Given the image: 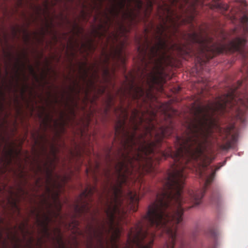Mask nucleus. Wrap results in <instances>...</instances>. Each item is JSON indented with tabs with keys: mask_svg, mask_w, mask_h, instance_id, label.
Wrapping results in <instances>:
<instances>
[{
	"mask_svg": "<svg viewBox=\"0 0 248 248\" xmlns=\"http://www.w3.org/2000/svg\"><path fill=\"white\" fill-rule=\"evenodd\" d=\"M176 171L161 181L155 201L148 206L142 216L128 232L127 243L123 248H152L155 235L165 238L163 248H183L184 239L177 235L178 225L183 221L184 205L180 198L182 183H178Z\"/></svg>",
	"mask_w": 248,
	"mask_h": 248,
	"instance_id": "obj_1",
	"label": "nucleus"
},
{
	"mask_svg": "<svg viewBox=\"0 0 248 248\" xmlns=\"http://www.w3.org/2000/svg\"><path fill=\"white\" fill-rule=\"evenodd\" d=\"M53 158H50L47 155V151L45 146L41 147L42 152L46 156L48 162L44 163V169L46 174V183L45 193L40 195L41 208L45 205L47 208L48 214L52 213L53 216L58 217L61 211V204L59 200V189L61 187V184L59 182L61 176L56 174L53 178V170L55 169L56 161L58 160L56 155L58 149L53 144L51 145Z\"/></svg>",
	"mask_w": 248,
	"mask_h": 248,
	"instance_id": "obj_2",
	"label": "nucleus"
},
{
	"mask_svg": "<svg viewBox=\"0 0 248 248\" xmlns=\"http://www.w3.org/2000/svg\"><path fill=\"white\" fill-rule=\"evenodd\" d=\"M107 20L105 24L99 25L98 29L94 31L96 37L102 43H104L103 51L104 53L112 57H119L122 53L124 44L118 43V34L117 31L110 32V26L112 24L111 18L106 14Z\"/></svg>",
	"mask_w": 248,
	"mask_h": 248,
	"instance_id": "obj_3",
	"label": "nucleus"
},
{
	"mask_svg": "<svg viewBox=\"0 0 248 248\" xmlns=\"http://www.w3.org/2000/svg\"><path fill=\"white\" fill-rule=\"evenodd\" d=\"M23 0H0V16L9 18L17 13L22 6ZM13 46L9 43L7 34L0 33V59L11 61L13 55Z\"/></svg>",
	"mask_w": 248,
	"mask_h": 248,
	"instance_id": "obj_4",
	"label": "nucleus"
},
{
	"mask_svg": "<svg viewBox=\"0 0 248 248\" xmlns=\"http://www.w3.org/2000/svg\"><path fill=\"white\" fill-rule=\"evenodd\" d=\"M52 38L54 45L60 42L63 48L66 46L67 49L71 52L83 51L90 49L93 47L92 43L90 41L84 42L82 41H79L74 37H71L68 40L67 45L63 43L61 39L59 37L56 31L52 32Z\"/></svg>",
	"mask_w": 248,
	"mask_h": 248,
	"instance_id": "obj_5",
	"label": "nucleus"
},
{
	"mask_svg": "<svg viewBox=\"0 0 248 248\" xmlns=\"http://www.w3.org/2000/svg\"><path fill=\"white\" fill-rule=\"evenodd\" d=\"M30 214L34 215L36 220V222L38 225L41 228L42 231L44 236L49 238L50 237V233L48 228V224L52 220V217L55 218H60L61 219L62 217L61 215V212H60L59 216L58 217L53 216L52 213L46 214L45 212H43L42 217H41L40 211L39 210L35 208H33L30 210Z\"/></svg>",
	"mask_w": 248,
	"mask_h": 248,
	"instance_id": "obj_6",
	"label": "nucleus"
},
{
	"mask_svg": "<svg viewBox=\"0 0 248 248\" xmlns=\"http://www.w3.org/2000/svg\"><path fill=\"white\" fill-rule=\"evenodd\" d=\"M81 64L78 66L79 69V74L81 78L86 82L87 78H89V82L91 85L93 86L95 80L99 79V76L97 69H93L95 66H92L88 67L86 64L87 63H78Z\"/></svg>",
	"mask_w": 248,
	"mask_h": 248,
	"instance_id": "obj_7",
	"label": "nucleus"
},
{
	"mask_svg": "<svg viewBox=\"0 0 248 248\" xmlns=\"http://www.w3.org/2000/svg\"><path fill=\"white\" fill-rule=\"evenodd\" d=\"M128 198L129 199L131 209L133 212H136L138 209V204L140 200L139 196L136 192L129 191L128 193Z\"/></svg>",
	"mask_w": 248,
	"mask_h": 248,
	"instance_id": "obj_8",
	"label": "nucleus"
},
{
	"mask_svg": "<svg viewBox=\"0 0 248 248\" xmlns=\"http://www.w3.org/2000/svg\"><path fill=\"white\" fill-rule=\"evenodd\" d=\"M5 64V67L6 68V70H5V77H3L1 76V65H0V86L1 87H12L13 84V82H12V81H11V80H10L9 81V83L7 84V83L6 82L7 80V76H8L9 75V72L7 70V68L9 67V64H10L11 63H4ZM13 64H14V67H16V64H20V63H16V62H15V63H13ZM22 64H24L25 63H22Z\"/></svg>",
	"mask_w": 248,
	"mask_h": 248,
	"instance_id": "obj_9",
	"label": "nucleus"
},
{
	"mask_svg": "<svg viewBox=\"0 0 248 248\" xmlns=\"http://www.w3.org/2000/svg\"><path fill=\"white\" fill-rule=\"evenodd\" d=\"M130 93H132V97L134 100L140 99L144 95V91L140 87H134L133 85L131 86Z\"/></svg>",
	"mask_w": 248,
	"mask_h": 248,
	"instance_id": "obj_10",
	"label": "nucleus"
},
{
	"mask_svg": "<svg viewBox=\"0 0 248 248\" xmlns=\"http://www.w3.org/2000/svg\"><path fill=\"white\" fill-rule=\"evenodd\" d=\"M54 122V128L55 130H57L59 123L57 120H54L52 116L49 114H47L46 116V119L43 121V124L44 125L45 130L46 131L47 127H52L51 123Z\"/></svg>",
	"mask_w": 248,
	"mask_h": 248,
	"instance_id": "obj_11",
	"label": "nucleus"
},
{
	"mask_svg": "<svg viewBox=\"0 0 248 248\" xmlns=\"http://www.w3.org/2000/svg\"><path fill=\"white\" fill-rule=\"evenodd\" d=\"M125 4V0H120V1L118 2V6L120 8L118 9L115 6H114L109 10L110 14L112 15L114 17L118 16L119 14L120 10H122L124 8Z\"/></svg>",
	"mask_w": 248,
	"mask_h": 248,
	"instance_id": "obj_12",
	"label": "nucleus"
},
{
	"mask_svg": "<svg viewBox=\"0 0 248 248\" xmlns=\"http://www.w3.org/2000/svg\"><path fill=\"white\" fill-rule=\"evenodd\" d=\"M29 219H26V221L22 222L18 226V229L22 232L23 235V237L25 238L26 235L27 234H30V232L29 230H27V227L28 226Z\"/></svg>",
	"mask_w": 248,
	"mask_h": 248,
	"instance_id": "obj_13",
	"label": "nucleus"
},
{
	"mask_svg": "<svg viewBox=\"0 0 248 248\" xmlns=\"http://www.w3.org/2000/svg\"><path fill=\"white\" fill-rule=\"evenodd\" d=\"M237 135L233 134L232 135V140L227 141L225 144L222 146V148L223 150H228L232 148V144L236 141Z\"/></svg>",
	"mask_w": 248,
	"mask_h": 248,
	"instance_id": "obj_14",
	"label": "nucleus"
},
{
	"mask_svg": "<svg viewBox=\"0 0 248 248\" xmlns=\"http://www.w3.org/2000/svg\"><path fill=\"white\" fill-rule=\"evenodd\" d=\"M207 233L209 236L215 239V241L213 245L211 246L209 248H217L218 245L216 240L217 237V232L213 229H210Z\"/></svg>",
	"mask_w": 248,
	"mask_h": 248,
	"instance_id": "obj_15",
	"label": "nucleus"
},
{
	"mask_svg": "<svg viewBox=\"0 0 248 248\" xmlns=\"http://www.w3.org/2000/svg\"><path fill=\"white\" fill-rule=\"evenodd\" d=\"M234 126L233 125H231L229 127H227L225 129H221L219 128V131L220 133H222L223 132L224 133V138L227 139L229 136H230L232 134V131L233 130Z\"/></svg>",
	"mask_w": 248,
	"mask_h": 248,
	"instance_id": "obj_16",
	"label": "nucleus"
},
{
	"mask_svg": "<svg viewBox=\"0 0 248 248\" xmlns=\"http://www.w3.org/2000/svg\"><path fill=\"white\" fill-rule=\"evenodd\" d=\"M24 41L26 44H29L30 43V36L26 30L24 31Z\"/></svg>",
	"mask_w": 248,
	"mask_h": 248,
	"instance_id": "obj_17",
	"label": "nucleus"
},
{
	"mask_svg": "<svg viewBox=\"0 0 248 248\" xmlns=\"http://www.w3.org/2000/svg\"><path fill=\"white\" fill-rule=\"evenodd\" d=\"M55 231L58 233V242L59 243H62V237L61 236V229L59 228H55Z\"/></svg>",
	"mask_w": 248,
	"mask_h": 248,
	"instance_id": "obj_18",
	"label": "nucleus"
},
{
	"mask_svg": "<svg viewBox=\"0 0 248 248\" xmlns=\"http://www.w3.org/2000/svg\"><path fill=\"white\" fill-rule=\"evenodd\" d=\"M72 226L73 227L74 230L78 231V221H76V220H73L72 222L69 224L68 227L69 229H70Z\"/></svg>",
	"mask_w": 248,
	"mask_h": 248,
	"instance_id": "obj_19",
	"label": "nucleus"
},
{
	"mask_svg": "<svg viewBox=\"0 0 248 248\" xmlns=\"http://www.w3.org/2000/svg\"><path fill=\"white\" fill-rule=\"evenodd\" d=\"M74 28L75 30H77V32H76L74 31H73V33L74 34L79 33L81 31H82V29L80 28L77 23H75Z\"/></svg>",
	"mask_w": 248,
	"mask_h": 248,
	"instance_id": "obj_20",
	"label": "nucleus"
},
{
	"mask_svg": "<svg viewBox=\"0 0 248 248\" xmlns=\"http://www.w3.org/2000/svg\"><path fill=\"white\" fill-rule=\"evenodd\" d=\"M104 74L106 78H109L110 77V73L109 71L108 68V66H104Z\"/></svg>",
	"mask_w": 248,
	"mask_h": 248,
	"instance_id": "obj_21",
	"label": "nucleus"
},
{
	"mask_svg": "<svg viewBox=\"0 0 248 248\" xmlns=\"http://www.w3.org/2000/svg\"><path fill=\"white\" fill-rule=\"evenodd\" d=\"M137 6L139 9H140L142 6V1L140 0H135Z\"/></svg>",
	"mask_w": 248,
	"mask_h": 248,
	"instance_id": "obj_22",
	"label": "nucleus"
},
{
	"mask_svg": "<svg viewBox=\"0 0 248 248\" xmlns=\"http://www.w3.org/2000/svg\"><path fill=\"white\" fill-rule=\"evenodd\" d=\"M30 69L31 74H32V75L35 77V78H37L36 74L34 71V70L33 69V67L31 66H30Z\"/></svg>",
	"mask_w": 248,
	"mask_h": 248,
	"instance_id": "obj_23",
	"label": "nucleus"
},
{
	"mask_svg": "<svg viewBox=\"0 0 248 248\" xmlns=\"http://www.w3.org/2000/svg\"><path fill=\"white\" fill-rule=\"evenodd\" d=\"M108 107H110L111 105V102L113 100V96H112L111 95H108Z\"/></svg>",
	"mask_w": 248,
	"mask_h": 248,
	"instance_id": "obj_24",
	"label": "nucleus"
},
{
	"mask_svg": "<svg viewBox=\"0 0 248 248\" xmlns=\"http://www.w3.org/2000/svg\"><path fill=\"white\" fill-rule=\"evenodd\" d=\"M112 248H120V246L116 242H114L112 244Z\"/></svg>",
	"mask_w": 248,
	"mask_h": 248,
	"instance_id": "obj_25",
	"label": "nucleus"
},
{
	"mask_svg": "<svg viewBox=\"0 0 248 248\" xmlns=\"http://www.w3.org/2000/svg\"><path fill=\"white\" fill-rule=\"evenodd\" d=\"M5 187L4 186H3V188H1V187H0V195L4 194V193L5 191Z\"/></svg>",
	"mask_w": 248,
	"mask_h": 248,
	"instance_id": "obj_26",
	"label": "nucleus"
},
{
	"mask_svg": "<svg viewBox=\"0 0 248 248\" xmlns=\"http://www.w3.org/2000/svg\"><path fill=\"white\" fill-rule=\"evenodd\" d=\"M46 31H48V28L50 27H52L53 26V23L52 22H51V23L50 24H48V23H46Z\"/></svg>",
	"mask_w": 248,
	"mask_h": 248,
	"instance_id": "obj_27",
	"label": "nucleus"
},
{
	"mask_svg": "<svg viewBox=\"0 0 248 248\" xmlns=\"http://www.w3.org/2000/svg\"><path fill=\"white\" fill-rule=\"evenodd\" d=\"M13 150L12 149H10L8 152H6V154L7 155H8L9 156H11L12 153H13Z\"/></svg>",
	"mask_w": 248,
	"mask_h": 248,
	"instance_id": "obj_28",
	"label": "nucleus"
},
{
	"mask_svg": "<svg viewBox=\"0 0 248 248\" xmlns=\"http://www.w3.org/2000/svg\"><path fill=\"white\" fill-rule=\"evenodd\" d=\"M68 35V33L66 32H63L62 34V37L64 39H66L67 38V36Z\"/></svg>",
	"mask_w": 248,
	"mask_h": 248,
	"instance_id": "obj_29",
	"label": "nucleus"
},
{
	"mask_svg": "<svg viewBox=\"0 0 248 248\" xmlns=\"http://www.w3.org/2000/svg\"><path fill=\"white\" fill-rule=\"evenodd\" d=\"M42 170V168L40 165H37V170H36V173H37L38 171H41Z\"/></svg>",
	"mask_w": 248,
	"mask_h": 248,
	"instance_id": "obj_30",
	"label": "nucleus"
},
{
	"mask_svg": "<svg viewBox=\"0 0 248 248\" xmlns=\"http://www.w3.org/2000/svg\"><path fill=\"white\" fill-rule=\"evenodd\" d=\"M92 173H93V179L95 181H96L97 180V178H96V175H95V170H92Z\"/></svg>",
	"mask_w": 248,
	"mask_h": 248,
	"instance_id": "obj_31",
	"label": "nucleus"
},
{
	"mask_svg": "<svg viewBox=\"0 0 248 248\" xmlns=\"http://www.w3.org/2000/svg\"><path fill=\"white\" fill-rule=\"evenodd\" d=\"M119 24V28H120V30L121 31H124V30H125V29L124 28V27L123 25L122 24H120L119 23H118Z\"/></svg>",
	"mask_w": 248,
	"mask_h": 248,
	"instance_id": "obj_32",
	"label": "nucleus"
},
{
	"mask_svg": "<svg viewBox=\"0 0 248 248\" xmlns=\"http://www.w3.org/2000/svg\"><path fill=\"white\" fill-rule=\"evenodd\" d=\"M13 32L14 36V37H15L16 35L17 30L16 28H13Z\"/></svg>",
	"mask_w": 248,
	"mask_h": 248,
	"instance_id": "obj_33",
	"label": "nucleus"
},
{
	"mask_svg": "<svg viewBox=\"0 0 248 248\" xmlns=\"http://www.w3.org/2000/svg\"><path fill=\"white\" fill-rule=\"evenodd\" d=\"M40 178H39V179H38L36 181V185L37 186H39V187H41V186H40V184H39V182H40Z\"/></svg>",
	"mask_w": 248,
	"mask_h": 248,
	"instance_id": "obj_34",
	"label": "nucleus"
},
{
	"mask_svg": "<svg viewBox=\"0 0 248 248\" xmlns=\"http://www.w3.org/2000/svg\"><path fill=\"white\" fill-rule=\"evenodd\" d=\"M59 102L58 99L57 98L55 97L54 99V103L56 104L58 103Z\"/></svg>",
	"mask_w": 248,
	"mask_h": 248,
	"instance_id": "obj_35",
	"label": "nucleus"
},
{
	"mask_svg": "<svg viewBox=\"0 0 248 248\" xmlns=\"http://www.w3.org/2000/svg\"><path fill=\"white\" fill-rule=\"evenodd\" d=\"M82 14L83 16H85V12L84 11H82Z\"/></svg>",
	"mask_w": 248,
	"mask_h": 248,
	"instance_id": "obj_36",
	"label": "nucleus"
},
{
	"mask_svg": "<svg viewBox=\"0 0 248 248\" xmlns=\"http://www.w3.org/2000/svg\"><path fill=\"white\" fill-rule=\"evenodd\" d=\"M215 196H214V194H213L212 196V197H211V199L212 200H214V198H215Z\"/></svg>",
	"mask_w": 248,
	"mask_h": 248,
	"instance_id": "obj_37",
	"label": "nucleus"
},
{
	"mask_svg": "<svg viewBox=\"0 0 248 248\" xmlns=\"http://www.w3.org/2000/svg\"><path fill=\"white\" fill-rule=\"evenodd\" d=\"M42 138L44 139V140H45V141H46V142L47 141V140L46 138V137H42Z\"/></svg>",
	"mask_w": 248,
	"mask_h": 248,
	"instance_id": "obj_38",
	"label": "nucleus"
},
{
	"mask_svg": "<svg viewBox=\"0 0 248 248\" xmlns=\"http://www.w3.org/2000/svg\"><path fill=\"white\" fill-rule=\"evenodd\" d=\"M22 51H23V53H26V50H25V48H23V50H22Z\"/></svg>",
	"mask_w": 248,
	"mask_h": 248,
	"instance_id": "obj_39",
	"label": "nucleus"
},
{
	"mask_svg": "<svg viewBox=\"0 0 248 248\" xmlns=\"http://www.w3.org/2000/svg\"><path fill=\"white\" fill-rule=\"evenodd\" d=\"M88 171H89V170L88 169H87L86 170V173H87V175H88V173H89Z\"/></svg>",
	"mask_w": 248,
	"mask_h": 248,
	"instance_id": "obj_40",
	"label": "nucleus"
},
{
	"mask_svg": "<svg viewBox=\"0 0 248 248\" xmlns=\"http://www.w3.org/2000/svg\"><path fill=\"white\" fill-rule=\"evenodd\" d=\"M17 226H14V228H13V229H14V230H15V229H16V228H17Z\"/></svg>",
	"mask_w": 248,
	"mask_h": 248,
	"instance_id": "obj_41",
	"label": "nucleus"
},
{
	"mask_svg": "<svg viewBox=\"0 0 248 248\" xmlns=\"http://www.w3.org/2000/svg\"><path fill=\"white\" fill-rule=\"evenodd\" d=\"M25 184H26L27 183V181L26 179L25 180Z\"/></svg>",
	"mask_w": 248,
	"mask_h": 248,
	"instance_id": "obj_42",
	"label": "nucleus"
},
{
	"mask_svg": "<svg viewBox=\"0 0 248 248\" xmlns=\"http://www.w3.org/2000/svg\"><path fill=\"white\" fill-rule=\"evenodd\" d=\"M20 177H23V175L22 174H21Z\"/></svg>",
	"mask_w": 248,
	"mask_h": 248,
	"instance_id": "obj_43",
	"label": "nucleus"
},
{
	"mask_svg": "<svg viewBox=\"0 0 248 248\" xmlns=\"http://www.w3.org/2000/svg\"><path fill=\"white\" fill-rule=\"evenodd\" d=\"M37 8L38 9V10H41V9H40L41 8H40V7H37Z\"/></svg>",
	"mask_w": 248,
	"mask_h": 248,
	"instance_id": "obj_44",
	"label": "nucleus"
},
{
	"mask_svg": "<svg viewBox=\"0 0 248 248\" xmlns=\"http://www.w3.org/2000/svg\"><path fill=\"white\" fill-rule=\"evenodd\" d=\"M117 231L118 232V233H119V229H117ZM117 235H118V234H117Z\"/></svg>",
	"mask_w": 248,
	"mask_h": 248,
	"instance_id": "obj_45",
	"label": "nucleus"
},
{
	"mask_svg": "<svg viewBox=\"0 0 248 248\" xmlns=\"http://www.w3.org/2000/svg\"><path fill=\"white\" fill-rule=\"evenodd\" d=\"M11 162V159H10L9 160H8V163H10Z\"/></svg>",
	"mask_w": 248,
	"mask_h": 248,
	"instance_id": "obj_46",
	"label": "nucleus"
},
{
	"mask_svg": "<svg viewBox=\"0 0 248 248\" xmlns=\"http://www.w3.org/2000/svg\"><path fill=\"white\" fill-rule=\"evenodd\" d=\"M99 167V164H96V168Z\"/></svg>",
	"mask_w": 248,
	"mask_h": 248,
	"instance_id": "obj_47",
	"label": "nucleus"
},
{
	"mask_svg": "<svg viewBox=\"0 0 248 248\" xmlns=\"http://www.w3.org/2000/svg\"><path fill=\"white\" fill-rule=\"evenodd\" d=\"M102 62H108V61H103Z\"/></svg>",
	"mask_w": 248,
	"mask_h": 248,
	"instance_id": "obj_48",
	"label": "nucleus"
},
{
	"mask_svg": "<svg viewBox=\"0 0 248 248\" xmlns=\"http://www.w3.org/2000/svg\"><path fill=\"white\" fill-rule=\"evenodd\" d=\"M161 78V81H163V78Z\"/></svg>",
	"mask_w": 248,
	"mask_h": 248,
	"instance_id": "obj_49",
	"label": "nucleus"
},
{
	"mask_svg": "<svg viewBox=\"0 0 248 248\" xmlns=\"http://www.w3.org/2000/svg\"><path fill=\"white\" fill-rule=\"evenodd\" d=\"M201 62H205V61H202Z\"/></svg>",
	"mask_w": 248,
	"mask_h": 248,
	"instance_id": "obj_50",
	"label": "nucleus"
},
{
	"mask_svg": "<svg viewBox=\"0 0 248 248\" xmlns=\"http://www.w3.org/2000/svg\"><path fill=\"white\" fill-rule=\"evenodd\" d=\"M108 231H109V230H108V229H107V232H108Z\"/></svg>",
	"mask_w": 248,
	"mask_h": 248,
	"instance_id": "obj_51",
	"label": "nucleus"
},
{
	"mask_svg": "<svg viewBox=\"0 0 248 248\" xmlns=\"http://www.w3.org/2000/svg\"><path fill=\"white\" fill-rule=\"evenodd\" d=\"M46 64H48V63H47V62H46Z\"/></svg>",
	"mask_w": 248,
	"mask_h": 248,
	"instance_id": "obj_52",
	"label": "nucleus"
},
{
	"mask_svg": "<svg viewBox=\"0 0 248 248\" xmlns=\"http://www.w3.org/2000/svg\"><path fill=\"white\" fill-rule=\"evenodd\" d=\"M78 62H79V61H78Z\"/></svg>",
	"mask_w": 248,
	"mask_h": 248,
	"instance_id": "obj_53",
	"label": "nucleus"
},
{
	"mask_svg": "<svg viewBox=\"0 0 248 248\" xmlns=\"http://www.w3.org/2000/svg\"><path fill=\"white\" fill-rule=\"evenodd\" d=\"M156 64H158V62H156Z\"/></svg>",
	"mask_w": 248,
	"mask_h": 248,
	"instance_id": "obj_54",
	"label": "nucleus"
},
{
	"mask_svg": "<svg viewBox=\"0 0 248 248\" xmlns=\"http://www.w3.org/2000/svg\"><path fill=\"white\" fill-rule=\"evenodd\" d=\"M169 64H170L171 63H170V62H169Z\"/></svg>",
	"mask_w": 248,
	"mask_h": 248,
	"instance_id": "obj_55",
	"label": "nucleus"
},
{
	"mask_svg": "<svg viewBox=\"0 0 248 248\" xmlns=\"http://www.w3.org/2000/svg\"><path fill=\"white\" fill-rule=\"evenodd\" d=\"M56 1H58V0H56Z\"/></svg>",
	"mask_w": 248,
	"mask_h": 248,
	"instance_id": "obj_56",
	"label": "nucleus"
}]
</instances>
